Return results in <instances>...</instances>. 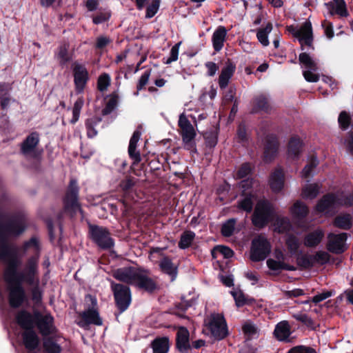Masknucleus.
I'll list each match as a JSON object with an SVG mask.
<instances>
[{
    "label": "nucleus",
    "mask_w": 353,
    "mask_h": 353,
    "mask_svg": "<svg viewBox=\"0 0 353 353\" xmlns=\"http://www.w3.org/2000/svg\"><path fill=\"white\" fill-rule=\"evenodd\" d=\"M1 221L0 216V260L7 265L4 272L6 281L12 284L15 283L19 272L17 268L21 265V261L6 243L10 237L18 236L23 232L25 222L21 217L12 218L4 224Z\"/></svg>",
    "instance_id": "nucleus-1"
},
{
    "label": "nucleus",
    "mask_w": 353,
    "mask_h": 353,
    "mask_svg": "<svg viewBox=\"0 0 353 353\" xmlns=\"http://www.w3.org/2000/svg\"><path fill=\"white\" fill-rule=\"evenodd\" d=\"M24 252H30L33 254L29 257L21 272H19L15 282H25L30 285H38L39 278V261L40 256V245L37 238L32 237L23 245Z\"/></svg>",
    "instance_id": "nucleus-2"
},
{
    "label": "nucleus",
    "mask_w": 353,
    "mask_h": 353,
    "mask_svg": "<svg viewBox=\"0 0 353 353\" xmlns=\"http://www.w3.org/2000/svg\"><path fill=\"white\" fill-rule=\"evenodd\" d=\"M205 327L217 340L225 338L228 334L227 323L222 314L214 313L208 316L204 321Z\"/></svg>",
    "instance_id": "nucleus-3"
},
{
    "label": "nucleus",
    "mask_w": 353,
    "mask_h": 353,
    "mask_svg": "<svg viewBox=\"0 0 353 353\" xmlns=\"http://www.w3.org/2000/svg\"><path fill=\"white\" fill-rule=\"evenodd\" d=\"M178 125L180 128V134L182 137L184 148L188 150H194V139L196 133L193 125L184 113L180 114Z\"/></svg>",
    "instance_id": "nucleus-4"
},
{
    "label": "nucleus",
    "mask_w": 353,
    "mask_h": 353,
    "mask_svg": "<svg viewBox=\"0 0 353 353\" xmlns=\"http://www.w3.org/2000/svg\"><path fill=\"white\" fill-rule=\"evenodd\" d=\"M288 30L295 38H296L301 46H307L308 47L312 46L313 42V33L312 23L310 21H305L301 26H290L288 27Z\"/></svg>",
    "instance_id": "nucleus-5"
},
{
    "label": "nucleus",
    "mask_w": 353,
    "mask_h": 353,
    "mask_svg": "<svg viewBox=\"0 0 353 353\" xmlns=\"http://www.w3.org/2000/svg\"><path fill=\"white\" fill-rule=\"evenodd\" d=\"M272 212V207L269 202L265 201H259L252 216L253 224L257 228H263L269 222Z\"/></svg>",
    "instance_id": "nucleus-6"
},
{
    "label": "nucleus",
    "mask_w": 353,
    "mask_h": 353,
    "mask_svg": "<svg viewBox=\"0 0 353 353\" xmlns=\"http://www.w3.org/2000/svg\"><path fill=\"white\" fill-rule=\"evenodd\" d=\"M111 289L113 292L116 304L121 311L124 312L131 303V292L129 287L123 284L111 282Z\"/></svg>",
    "instance_id": "nucleus-7"
},
{
    "label": "nucleus",
    "mask_w": 353,
    "mask_h": 353,
    "mask_svg": "<svg viewBox=\"0 0 353 353\" xmlns=\"http://www.w3.org/2000/svg\"><path fill=\"white\" fill-rule=\"evenodd\" d=\"M271 250L268 239L262 234L254 238L252 242L251 259L254 261L264 260Z\"/></svg>",
    "instance_id": "nucleus-8"
},
{
    "label": "nucleus",
    "mask_w": 353,
    "mask_h": 353,
    "mask_svg": "<svg viewBox=\"0 0 353 353\" xmlns=\"http://www.w3.org/2000/svg\"><path fill=\"white\" fill-rule=\"evenodd\" d=\"M347 237V233L345 232L339 234L329 233L327 236V250L336 254L343 253L347 249V245L346 243Z\"/></svg>",
    "instance_id": "nucleus-9"
},
{
    "label": "nucleus",
    "mask_w": 353,
    "mask_h": 353,
    "mask_svg": "<svg viewBox=\"0 0 353 353\" xmlns=\"http://www.w3.org/2000/svg\"><path fill=\"white\" fill-rule=\"evenodd\" d=\"M78 186L77 181L74 179L70 181L65 199V210L71 214L76 213L77 211L81 212L77 200Z\"/></svg>",
    "instance_id": "nucleus-10"
},
{
    "label": "nucleus",
    "mask_w": 353,
    "mask_h": 353,
    "mask_svg": "<svg viewBox=\"0 0 353 353\" xmlns=\"http://www.w3.org/2000/svg\"><path fill=\"white\" fill-rule=\"evenodd\" d=\"M90 231L93 240L100 248L108 249L113 246L114 241L106 229L96 225H90Z\"/></svg>",
    "instance_id": "nucleus-11"
},
{
    "label": "nucleus",
    "mask_w": 353,
    "mask_h": 353,
    "mask_svg": "<svg viewBox=\"0 0 353 353\" xmlns=\"http://www.w3.org/2000/svg\"><path fill=\"white\" fill-rule=\"evenodd\" d=\"M139 271V269L135 268L125 267L114 270L112 275L120 281L134 285Z\"/></svg>",
    "instance_id": "nucleus-12"
},
{
    "label": "nucleus",
    "mask_w": 353,
    "mask_h": 353,
    "mask_svg": "<svg viewBox=\"0 0 353 353\" xmlns=\"http://www.w3.org/2000/svg\"><path fill=\"white\" fill-rule=\"evenodd\" d=\"M35 321L40 333L43 336L50 334L55 330L54 326V319L49 314H36Z\"/></svg>",
    "instance_id": "nucleus-13"
},
{
    "label": "nucleus",
    "mask_w": 353,
    "mask_h": 353,
    "mask_svg": "<svg viewBox=\"0 0 353 353\" xmlns=\"http://www.w3.org/2000/svg\"><path fill=\"white\" fill-rule=\"evenodd\" d=\"M134 286L148 292H152L157 288L154 280L150 277L148 272L142 270L139 271Z\"/></svg>",
    "instance_id": "nucleus-14"
},
{
    "label": "nucleus",
    "mask_w": 353,
    "mask_h": 353,
    "mask_svg": "<svg viewBox=\"0 0 353 353\" xmlns=\"http://www.w3.org/2000/svg\"><path fill=\"white\" fill-rule=\"evenodd\" d=\"M190 333L185 327H180L176 333V344L179 351L181 353H187L191 348L190 344Z\"/></svg>",
    "instance_id": "nucleus-15"
},
{
    "label": "nucleus",
    "mask_w": 353,
    "mask_h": 353,
    "mask_svg": "<svg viewBox=\"0 0 353 353\" xmlns=\"http://www.w3.org/2000/svg\"><path fill=\"white\" fill-rule=\"evenodd\" d=\"M278 149L277 139L274 135H268L265 139L264 160L270 161L275 156Z\"/></svg>",
    "instance_id": "nucleus-16"
},
{
    "label": "nucleus",
    "mask_w": 353,
    "mask_h": 353,
    "mask_svg": "<svg viewBox=\"0 0 353 353\" xmlns=\"http://www.w3.org/2000/svg\"><path fill=\"white\" fill-rule=\"evenodd\" d=\"M228 30L225 27L219 26L213 32L212 36V43L214 50L219 52L222 50L224 43L226 41Z\"/></svg>",
    "instance_id": "nucleus-17"
},
{
    "label": "nucleus",
    "mask_w": 353,
    "mask_h": 353,
    "mask_svg": "<svg viewBox=\"0 0 353 353\" xmlns=\"http://www.w3.org/2000/svg\"><path fill=\"white\" fill-rule=\"evenodd\" d=\"M335 206H336L335 194H327L318 201L316 210L319 212L327 213Z\"/></svg>",
    "instance_id": "nucleus-18"
},
{
    "label": "nucleus",
    "mask_w": 353,
    "mask_h": 353,
    "mask_svg": "<svg viewBox=\"0 0 353 353\" xmlns=\"http://www.w3.org/2000/svg\"><path fill=\"white\" fill-rule=\"evenodd\" d=\"M39 134L37 132L31 133L22 143V153L26 156H32L34 152V149L39 143Z\"/></svg>",
    "instance_id": "nucleus-19"
},
{
    "label": "nucleus",
    "mask_w": 353,
    "mask_h": 353,
    "mask_svg": "<svg viewBox=\"0 0 353 353\" xmlns=\"http://www.w3.org/2000/svg\"><path fill=\"white\" fill-rule=\"evenodd\" d=\"M74 77L76 88L79 92H81L83 90L87 81L86 69L80 64H75Z\"/></svg>",
    "instance_id": "nucleus-20"
},
{
    "label": "nucleus",
    "mask_w": 353,
    "mask_h": 353,
    "mask_svg": "<svg viewBox=\"0 0 353 353\" xmlns=\"http://www.w3.org/2000/svg\"><path fill=\"white\" fill-rule=\"evenodd\" d=\"M24 290L21 285L11 287L10 288L9 302L12 307H17L23 301Z\"/></svg>",
    "instance_id": "nucleus-21"
},
{
    "label": "nucleus",
    "mask_w": 353,
    "mask_h": 353,
    "mask_svg": "<svg viewBox=\"0 0 353 353\" xmlns=\"http://www.w3.org/2000/svg\"><path fill=\"white\" fill-rule=\"evenodd\" d=\"M325 235L324 231L318 228L308 233L304 239V245L306 247L314 248L317 246L322 241Z\"/></svg>",
    "instance_id": "nucleus-22"
},
{
    "label": "nucleus",
    "mask_w": 353,
    "mask_h": 353,
    "mask_svg": "<svg viewBox=\"0 0 353 353\" xmlns=\"http://www.w3.org/2000/svg\"><path fill=\"white\" fill-rule=\"evenodd\" d=\"M270 185L274 192L281 191L284 185V174L281 170L276 169L270 175Z\"/></svg>",
    "instance_id": "nucleus-23"
},
{
    "label": "nucleus",
    "mask_w": 353,
    "mask_h": 353,
    "mask_svg": "<svg viewBox=\"0 0 353 353\" xmlns=\"http://www.w3.org/2000/svg\"><path fill=\"white\" fill-rule=\"evenodd\" d=\"M290 334V326L287 321L279 323L274 331L275 337L281 341H289Z\"/></svg>",
    "instance_id": "nucleus-24"
},
{
    "label": "nucleus",
    "mask_w": 353,
    "mask_h": 353,
    "mask_svg": "<svg viewBox=\"0 0 353 353\" xmlns=\"http://www.w3.org/2000/svg\"><path fill=\"white\" fill-rule=\"evenodd\" d=\"M17 323L26 330H31L34 327L35 317L26 311H21L17 315Z\"/></svg>",
    "instance_id": "nucleus-25"
},
{
    "label": "nucleus",
    "mask_w": 353,
    "mask_h": 353,
    "mask_svg": "<svg viewBox=\"0 0 353 353\" xmlns=\"http://www.w3.org/2000/svg\"><path fill=\"white\" fill-rule=\"evenodd\" d=\"M326 6L332 15L336 14L341 17H346L348 14L344 0H333L326 3Z\"/></svg>",
    "instance_id": "nucleus-26"
},
{
    "label": "nucleus",
    "mask_w": 353,
    "mask_h": 353,
    "mask_svg": "<svg viewBox=\"0 0 353 353\" xmlns=\"http://www.w3.org/2000/svg\"><path fill=\"white\" fill-rule=\"evenodd\" d=\"M353 223V217L351 214L343 213L337 215L334 221L333 225L341 230H350Z\"/></svg>",
    "instance_id": "nucleus-27"
},
{
    "label": "nucleus",
    "mask_w": 353,
    "mask_h": 353,
    "mask_svg": "<svg viewBox=\"0 0 353 353\" xmlns=\"http://www.w3.org/2000/svg\"><path fill=\"white\" fill-rule=\"evenodd\" d=\"M234 71L235 66L231 63H227V65L221 70L219 78V85L221 89H224L228 86L229 81L232 77Z\"/></svg>",
    "instance_id": "nucleus-28"
},
{
    "label": "nucleus",
    "mask_w": 353,
    "mask_h": 353,
    "mask_svg": "<svg viewBox=\"0 0 353 353\" xmlns=\"http://www.w3.org/2000/svg\"><path fill=\"white\" fill-rule=\"evenodd\" d=\"M161 270L168 274L173 281L177 275V267L172 262L171 259L164 256L159 263Z\"/></svg>",
    "instance_id": "nucleus-29"
},
{
    "label": "nucleus",
    "mask_w": 353,
    "mask_h": 353,
    "mask_svg": "<svg viewBox=\"0 0 353 353\" xmlns=\"http://www.w3.org/2000/svg\"><path fill=\"white\" fill-rule=\"evenodd\" d=\"M23 340L25 347L30 351L36 349L39 345V338L32 330L23 333Z\"/></svg>",
    "instance_id": "nucleus-30"
},
{
    "label": "nucleus",
    "mask_w": 353,
    "mask_h": 353,
    "mask_svg": "<svg viewBox=\"0 0 353 353\" xmlns=\"http://www.w3.org/2000/svg\"><path fill=\"white\" fill-rule=\"evenodd\" d=\"M153 353H168L170 348V342L168 337L155 339L151 343Z\"/></svg>",
    "instance_id": "nucleus-31"
},
{
    "label": "nucleus",
    "mask_w": 353,
    "mask_h": 353,
    "mask_svg": "<svg viewBox=\"0 0 353 353\" xmlns=\"http://www.w3.org/2000/svg\"><path fill=\"white\" fill-rule=\"evenodd\" d=\"M321 185L319 183H310L305 185L302 189L301 196L303 199H312L319 194Z\"/></svg>",
    "instance_id": "nucleus-32"
},
{
    "label": "nucleus",
    "mask_w": 353,
    "mask_h": 353,
    "mask_svg": "<svg viewBox=\"0 0 353 353\" xmlns=\"http://www.w3.org/2000/svg\"><path fill=\"white\" fill-rule=\"evenodd\" d=\"M302 147V142L297 137H292L288 143V155L290 158H295L299 155Z\"/></svg>",
    "instance_id": "nucleus-33"
},
{
    "label": "nucleus",
    "mask_w": 353,
    "mask_h": 353,
    "mask_svg": "<svg viewBox=\"0 0 353 353\" xmlns=\"http://www.w3.org/2000/svg\"><path fill=\"white\" fill-rule=\"evenodd\" d=\"M290 213L295 218L302 219L307 215L308 208L303 202L297 201L290 208Z\"/></svg>",
    "instance_id": "nucleus-34"
},
{
    "label": "nucleus",
    "mask_w": 353,
    "mask_h": 353,
    "mask_svg": "<svg viewBox=\"0 0 353 353\" xmlns=\"http://www.w3.org/2000/svg\"><path fill=\"white\" fill-rule=\"evenodd\" d=\"M291 228V223L287 217H277L274 223V230L279 233H285Z\"/></svg>",
    "instance_id": "nucleus-35"
},
{
    "label": "nucleus",
    "mask_w": 353,
    "mask_h": 353,
    "mask_svg": "<svg viewBox=\"0 0 353 353\" xmlns=\"http://www.w3.org/2000/svg\"><path fill=\"white\" fill-rule=\"evenodd\" d=\"M272 24L268 23L265 28H259L256 32L257 39L263 46H268L270 43L268 34L272 30Z\"/></svg>",
    "instance_id": "nucleus-36"
},
{
    "label": "nucleus",
    "mask_w": 353,
    "mask_h": 353,
    "mask_svg": "<svg viewBox=\"0 0 353 353\" xmlns=\"http://www.w3.org/2000/svg\"><path fill=\"white\" fill-rule=\"evenodd\" d=\"M336 206H353V192L336 194Z\"/></svg>",
    "instance_id": "nucleus-37"
},
{
    "label": "nucleus",
    "mask_w": 353,
    "mask_h": 353,
    "mask_svg": "<svg viewBox=\"0 0 353 353\" xmlns=\"http://www.w3.org/2000/svg\"><path fill=\"white\" fill-rule=\"evenodd\" d=\"M268 267L274 271H278L281 270H294L295 268L292 265H290L284 261H279L274 259H269L267 261Z\"/></svg>",
    "instance_id": "nucleus-38"
},
{
    "label": "nucleus",
    "mask_w": 353,
    "mask_h": 353,
    "mask_svg": "<svg viewBox=\"0 0 353 353\" xmlns=\"http://www.w3.org/2000/svg\"><path fill=\"white\" fill-rule=\"evenodd\" d=\"M92 308H90V324L92 323L97 325H101L103 320L100 317L97 305L96 299H90Z\"/></svg>",
    "instance_id": "nucleus-39"
},
{
    "label": "nucleus",
    "mask_w": 353,
    "mask_h": 353,
    "mask_svg": "<svg viewBox=\"0 0 353 353\" xmlns=\"http://www.w3.org/2000/svg\"><path fill=\"white\" fill-rule=\"evenodd\" d=\"M108 101L105 108L102 110V113L104 115L111 113L117 107L119 95L116 92H113L107 97Z\"/></svg>",
    "instance_id": "nucleus-40"
},
{
    "label": "nucleus",
    "mask_w": 353,
    "mask_h": 353,
    "mask_svg": "<svg viewBox=\"0 0 353 353\" xmlns=\"http://www.w3.org/2000/svg\"><path fill=\"white\" fill-rule=\"evenodd\" d=\"M299 61L307 70L316 71L318 69L316 62L305 52L299 54Z\"/></svg>",
    "instance_id": "nucleus-41"
},
{
    "label": "nucleus",
    "mask_w": 353,
    "mask_h": 353,
    "mask_svg": "<svg viewBox=\"0 0 353 353\" xmlns=\"http://www.w3.org/2000/svg\"><path fill=\"white\" fill-rule=\"evenodd\" d=\"M231 294L234 297L237 307H242L245 305L250 304L252 299L247 297L241 290L232 291Z\"/></svg>",
    "instance_id": "nucleus-42"
},
{
    "label": "nucleus",
    "mask_w": 353,
    "mask_h": 353,
    "mask_svg": "<svg viewBox=\"0 0 353 353\" xmlns=\"http://www.w3.org/2000/svg\"><path fill=\"white\" fill-rule=\"evenodd\" d=\"M243 196L245 197L239 202L238 207L244 211L250 212L252 211L253 207L254 195L252 192H249L248 194Z\"/></svg>",
    "instance_id": "nucleus-43"
},
{
    "label": "nucleus",
    "mask_w": 353,
    "mask_h": 353,
    "mask_svg": "<svg viewBox=\"0 0 353 353\" xmlns=\"http://www.w3.org/2000/svg\"><path fill=\"white\" fill-rule=\"evenodd\" d=\"M254 110L255 112L259 110H263L265 112H268L270 109V105L267 98L264 96H259L256 97L254 101Z\"/></svg>",
    "instance_id": "nucleus-44"
},
{
    "label": "nucleus",
    "mask_w": 353,
    "mask_h": 353,
    "mask_svg": "<svg viewBox=\"0 0 353 353\" xmlns=\"http://www.w3.org/2000/svg\"><path fill=\"white\" fill-rule=\"evenodd\" d=\"M195 237V234L192 231L184 232L181 236V239L179 242V247L182 249L188 248L193 241Z\"/></svg>",
    "instance_id": "nucleus-45"
},
{
    "label": "nucleus",
    "mask_w": 353,
    "mask_h": 353,
    "mask_svg": "<svg viewBox=\"0 0 353 353\" xmlns=\"http://www.w3.org/2000/svg\"><path fill=\"white\" fill-rule=\"evenodd\" d=\"M319 164L316 157H312L309 163L304 167L301 172V176L304 179H308L312 176L314 169Z\"/></svg>",
    "instance_id": "nucleus-46"
},
{
    "label": "nucleus",
    "mask_w": 353,
    "mask_h": 353,
    "mask_svg": "<svg viewBox=\"0 0 353 353\" xmlns=\"http://www.w3.org/2000/svg\"><path fill=\"white\" fill-rule=\"evenodd\" d=\"M330 257L331 256L327 252L321 250L312 255V261L315 263L324 265L330 261Z\"/></svg>",
    "instance_id": "nucleus-47"
},
{
    "label": "nucleus",
    "mask_w": 353,
    "mask_h": 353,
    "mask_svg": "<svg viewBox=\"0 0 353 353\" xmlns=\"http://www.w3.org/2000/svg\"><path fill=\"white\" fill-rule=\"evenodd\" d=\"M111 78L107 73L101 74L97 80V88L101 92L106 91L110 85Z\"/></svg>",
    "instance_id": "nucleus-48"
},
{
    "label": "nucleus",
    "mask_w": 353,
    "mask_h": 353,
    "mask_svg": "<svg viewBox=\"0 0 353 353\" xmlns=\"http://www.w3.org/2000/svg\"><path fill=\"white\" fill-rule=\"evenodd\" d=\"M293 317L303 323L305 325H306L307 327H309L311 330H314L316 327L315 323L314 321L307 314H302V313H298L293 314Z\"/></svg>",
    "instance_id": "nucleus-49"
},
{
    "label": "nucleus",
    "mask_w": 353,
    "mask_h": 353,
    "mask_svg": "<svg viewBox=\"0 0 353 353\" xmlns=\"http://www.w3.org/2000/svg\"><path fill=\"white\" fill-rule=\"evenodd\" d=\"M236 219H230L225 222L221 228V233L224 236H230L235 229Z\"/></svg>",
    "instance_id": "nucleus-50"
},
{
    "label": "nucleus",
    "mask_w": 353,
    "mask_h": 353,
    "mask_svg": "<svg viewBox=\"0 0 353 353\" xmlns=\"http://www.w3.org/2000/svg\"><path fill=\"white\" fill-rule=\"evenodd\" d=\"M44 349L48 353H59L61 347L50 339H47L43 341Z\"/></svg>",
    "instance_id": "nucleus-51"
},
{
    "label": "nucleus",
    "mask_w": 353,
    "mask_h": 353,
    "mask_svg": "<svg viewBox=\"0 0 353 353\" xmlns=\"http://www.w3.org/2000/svg\"><path fill=\"white\" fill-rule=\"evenodd\" d=\"M111 16V14L109 11L103 10L100 11L96 15L92 16V22L94 24H100L103 22L107 21Z\"/></svg>",
    "instance_id": "nucleus-52"
},
{
    "label": "nucleus",
    "mask_w": 353,
    "mask_h": 353,
    "mask_svg": "<svg viewBox=\"0 0 353 353\" xmlns=\"http://www.w3.org/2000/svg\"><path fill=\"white\" fill-rule=\"evenodd\" d=\"M68 46L65 44L60 46L57 55V59L61 64H64L70 59V56L68 53Z\"/></svg>",
    "instance_id": "nucleus-53"
},
{
    "label": "nucleus",
    "mask_w": 353,
    "mask_h": 353,
    "mask_svg": "<svg viewBox=\"0 0 353 353\" xmlns=\"http://www.w3.org/2000/svg\"><path fill=\"white\" fill-rule=\"evenodd\" d=\"M286 245L290 253L294 254L299 246V240L294 236H289L286 240Z\"/></svg>",
    "instance_id": "nucleus-54"
},
{
    "label": "nucleus",
    "mask_w": 353,
    "mask_h": 353,
    "mask_svg": "<svg viewBox=\"0 0 353 353\" xmlns=\"http://www.w3.org/2000/svg\"><path fill=\"white\" fill-rule=\"evenodd\" d=\"M216 253L222 254L224 258H230L234 254L233 251L230 248L223 245H219L216 247L212 251V255L214 256Z\"/></svg>",
    "instance_id": "nucleus-55"
},
{
    "label": "nucleus",
    "mask_w": 353,
    "mask_h": 353,
    "mask_svg": "<svg viewBox=\"0 0 353 353\" xmlns=\"http://www.w3.org/2000/svg\"><path fill=\"white\" fill-rule=\"evenodd\" d=\"M151 74V70H148L144 72V73L141 76L140 79H139L138 83H137V94H138L139 91L142 90L143 87L148 83Z\"/></svg>",
    "instance_id": "nucleus-56"
},
{
    "label": "nucleus",
    "mask_w": 353,
    "mask_h": 353,
    "mask_svg": "<svg viewBox=\"0 0 353 353\" xmlns=\"http://www.w3.org/2000/svg\"><path fill=\"white\" fill-rule=\"evenodd\" d=\"M350 119V115L345 111H343L340 113L338 120L343 130H346L349 127Z\"/></svg>",
    "instance_id": "nucleus-57"
},
{
    "label": "nucleus",
    "mask_w": 353,
    "mask_h": 353,
    "mask_svg": "<svg viewBox=\"0 0 353 353\" xmlns=\"http://www.w3.org/2000/svg\"><path fill=\"white\" fill-rule=\"evenodd\" d=\"M159 8V1L158 0L154 1L146 9V18H152L157 12Z\"/></svg>",
    "instance_id": "nucleus-58"
},
{
    "label": "nucleus",
    "mask_w": 353,
    "mask_h": 353,
    "mask_svg": "<svg viewBox=\"0 0 353 353\" xmlns=\"http://www.w3.org/2000/svg\"><path fill=\"white\" fill-rule=\"evenodd\" d=\"M179 46L180 43H178L171 48L170 56L168 58V59L165 61V63L170 64L172 62L175 61L178 59Z\"/></svg>",
    "instance_id": "nucleus-59"
},
{
    "label": "nucleus",
    "mask_w": 353,
    "mask_h": 353,
    "mask_svg": "<svg viewBox=\"0 0 353 353\" xmlns=\"http://www.w3.org/2000/svg\"><path fill=\"white\" fill-rule=\"evenodd\" d=\"M315 71L311 70H305L303 72V75L305 79L308 82H317L319 80V74L314 72Z\"/></svg>",
    "instance_id": "nucleus-60"
},
{
    "label": "nucleus",
    "mask_w": 353,
    "mask_h": 353,
    "mask_svg": "<svg viewBox=\"0 0 353 353\" xmlns=\"http://www.w3.org/2000/svg\"><path fill=\"white\" fill-rule=\"evenodd\" d=\"M253 182L251 179H245L241 181L239 188L242 190V194L246 195L251 192L250 189L252 187Z\"/></svg>",
    "instance_id": "nucleus-61"
},
{
    "label": "nucleus",
    "mask_w": 353,
    "mask_h": 353,
    "mask_svg": "<svg viewBox=\"0 0 353 353\" xmlns=\"http://www.w3.org/2000/svg\"><path fill=\"white\" fill-rule=\"evenodd\" d=\"M288 353H316L315 350L310 347L303 345L296 346L288 351Z\"/></svg>",
    "instance_id": "nucleus-62"
},
{
    "label": "nucleus",
    "mask_w": 353,
    "mask_h": 353,
    "mask_svg": "<svg viewBox=\"0 0 353 353\" xmlns=\"http://www.w3.org/2000/svg\"><path fill=\"white\" fill-rule=\"evenodd\" d=\"M111 42V39L105 36L99 37L95 43V47L97 49H103Z\"/></svg>",
    "instance_id": "nucleus-63"
},
{
    "label": "nucleus",
    "mask_w": 353,
    "mask_h": 353,
    "mask_svg": "<svg viewBox=\"0 0 353 353\" xmlns=\"http://www.w3.org/2000/svg\"><path fill=\"white\" fill-rule=\"evenodd\" d=\"M251 172V165L249 163L243 164L237 172L238 178H243L248 176Z\"/></svg>",
    "instance_id": "nucleus-64"
}]
</instances>
